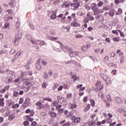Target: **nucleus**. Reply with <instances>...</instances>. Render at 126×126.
Listing matches in <instances>:
<instances>
[{
  "label": "nucleus",
  "mask_w": 126,
  "mask_h": 126,
  "mask_svg": "<svg viewBox=\"0 0 126 126\" xmlns=\"http://www.w3.org/2000/svg\"><path fill=\"white\" fill-rule=\"evenodd\" d=\"M97 8V6L96 3L93 2L91 4V9H92V10H93L94 9H95Z\"/></svg>",
  "instance_id": "11"
},
{
  "label": "nucleus",
  "mask_w": 126,
  "mask_h": 126,
  "mask_svg": "<svg viewBox=\"0 0 126 126\" xmlns=\"http://www.w3.org/2000/svg\"><path fill=\"white\" fill-rule=\"evenodd\" d=\"M90 102H91L92 107H95V100H94V99H91Z\"/></svg>",
  "instance_id": "26"
},
{
  "label": "nucleus",
  "mask_w": 126,
  "mask_h": 126,
  "mask_svg": "<svg viewBox=\"0 0 126 126\" xmlns=\"http://www.w3.org/2000/svg\"><path fill=\"white\" fill-rule=\"evenodd\" d=\"M42 87H43V88H47V84H46V83H43L42 84Z\"/></svg>",
  "instance_id": "57"
},
{
  "label": "nucleus",
  "mask_w": 126,
  "mask_h": 126,
  "mask_svg": "<svg viewBox=\"0 0 126 126\" xmlns=\"http://www.w3.org/2000/svg\"><path fill=\"white\" fill-rule=\"evenodd\" d=\"M23 102H24V99L23 98V97H21L19 99V103L22 104Z\"/></svg>",
  "instance_id": "42"
},
{
  "label": "nucleus",
  "mask_w": 126,
  "mask_h": 126,
  "mask_svg": "<svg viewBox=\"0 0 126 126\" xmlns=\"http://www.w3.org/2000/svg\"><path fill=\"white\" fill-rule=\"evenodd\" d=\"M43 76L45 79H47L48 77V73H45Z\"/></svg>",
  "instance_id": "62"
},
{
  "label": "nucleus",
  "mask_w": 126,
  "mask_h": 126,
  "mask_svg": "<svg viewBox=\"0 0 126 126\" xmlns=\"http://www.w3.org/2000/svg\"><path fill=\"white\" fill-rule=\"evenodd\" d=\"M31 102V100L29 97H26L24 103V107H28L29 105H30V103Z\"/></svg>",
  "instance_id": "4"
},
{
  "label": "nucleus",
  "mask_w": 126,
  "mask_h": 126,
  "mask_svg": "<svg viewBox=\"0 0 126 126\" xmlns=\"http://www.w3.org/2000/svg\"><path fill=\"white\" fill-rule=\"evenodd\" d=\"M76 66L77 68L75 67V68H76V70H78V68L81 67V65H80L79 63H77L76 64Z\"/></svg>",
  "instance_id": "47"
},
{
  "label": "nucleus",
  "mask_w": 126,
  "mask_h": 126,
  "mask_svg": "<svg viewBox=\"0 0 126 126\" xmlns=\"http://www.w3.org/2000/svg\"><path fill=\"white\" fill-rule=\"evenodd\" d=\"M117 54H118L119 56L121 57V56H123L124 55V53L121 51V50L119 49L117 51Z\"/></svg>",
  "instance_id": "32"
},
{
  "label": "nucleus",
  "mask_w": 126,
  "mask_h": 126,
  "mask_svg": "<svg viewBox=\"0 0 126 126\" xmlns=\"http://www.w3.org/2000/svg\"><path fill=\"white\" fill-rule=\"evenodd\" d=\"M34 114H35V113H34V110H32L30 112V115L29 116H30V117H33V116H34Z\"/></svg>",
  "instance_id": "46"
},
{
  "label": "nucleus",
  "mask_w": 126,
  "mask_h": 126,
  "mask_svg": "<svg viewBox=\"0 0 126 126\" xmlns=\"http://www.w3.org/2000/svg\"><path fill=\"white\" fill-rule=\"evenodd\" d=\"M36 69L40 70L41 68V64H40V60H39L35 64Z\"/></svg>",
  "instance_id": "13"
},
{
  "label": "nucleus",
  "mask_w": 126,
  "mask_h": 126,
  "mask_svg": "<svg viewBox=\"0 0 126 126\" xmlns=\"http://www.w3.org/2000/svg\"><path fill=\"white\" fill-rule=\"evenodd\" d=\"M114 2L115 4H119L121 3V1H120V0H115V1H114Z\"/></svg>",
  "instance_id": "61"
},
{
  "label": "nucleus",
  "mask_w": 126,
  "mask_h": 126,
  "mask_svg": "<svg viewBox=\"0 0 126 126\" xmlns=\"http://www.w3.org/2000/svg\"><path fill=\"white\" fill-rule=\"evenodd\" d=\"M68 114H69L68 115V116H67V117H72V115H73V112H70L69 113V112H68V111L67 110H65L64 114L65 115H67Z\"/></svg>",
  "instance_id": "19"
},
{
  "label": "nucleus",
  "mask_w": 126,
  "mask_h": 126,
  "mask_svg": "<svg viewBox=\"0 0 126 126\" xmlns=\"http://www.w3.org/2000/svg\"><path fill=\"white\" fill-rule=\"evenodd\" d=\"M105 81L107 83V84H111L112 81H111V78L110 77H107L105 80Z\"/></svg>",
  "instance_id": "21"
},
{
  "label": "nucleus",
  "mask_w": 126,
  "mask_h": 126,
  "mask_svg": "<svg viewBox=\"0 0 126 126\" xmlns=\"http://www.w3.org/2000/svg\"><path fill=\"white\" fill-rule=\"evenodd\" d=\"M87 100H88V97L87 96H85L83 99V102H84V103H87Z\"/></svg>",
  "instance_id": "44"
},
{
  "label": "nucleus",
  "mask_w": 126,
  "mask_h": 126,
  "mask_svg": "<svg viewBox=\"0 0 126 126\" xmlns=\"http://www.w3.org/2000/svg\"><path fill=\"white\" fill-rule=\"evenodd\" d=\"M48 115H49L51 118H57V113H56V112L50 111L48 112Z\"/></svg>",
  "instance_id": "9"
},
{
  "label": "nucleus",
  "mask_w": 126,
  "mask_h": 126,
  "mask_svg": "<svg viewBox=\"0 0 126 126\" xmlns=\"http://www.w3.org/2000/svg\"><path fill=\"white\" fill-rule=\"evenodd\" d=\"M20 81V78H18L17 79H15L14 82L15 83H17Z\"/></svg>",
  "instance_id": "58"
},
{
  "label": "nucleus",
  "mask_w": 126,
  "mask_h": 126,
  "mask_svg": "<svg viewBox=\"0 0 126 126\" xmlns=\"http://www.w3.org/2000/svg\"><path fill=\"white\" fill-rule=\"evenodd\" d=\"M81 49L83 52H86V50H87V47H85V46H83L81 47Z\"/></svg>",
  "instance_id": "40"
},
{
  "label": "nucleus",
  "mask_w": 126,
  "mask_h": 126,
  "mask_svg": "<svg viewBox=\"0 0 126 126\" xmlns=\"http://www.w3.org/2000/svg\"><path fill=\"white\" fill-rule=\"evenodd\" d=\"M82 86H83V85H82V84L78 85L76 86V89H80V88H81V87H82Z\"/></svg>",
  "instance_id": "56"
},
{
  "label": "nucleus",
  "mask_w": 126,
  "mask_h": 126,
  "mask_svg": "<svg viewBox=\"0 0 126 126\" xmlns=\"http://www.w3.org/2000/svg\"><path fill=\"white\" fill-rule=\"evenodd\" d=\"M59 84L55 83L54 84V88H55V89L58 88V87H59Z\"/></svg>",
  "instance_id": "63"
},
{
  "label": "nucleus",
  "mask_w": 126,
  "mask_h": 126,
  "mask_svg": "<svg viewBox=\"0 0 126 126\" xmlns=\"http://www.w3.org/2000/svg\"><path fill=\"white\" fill-rule=\"evenodd\" d=\"M96 5L98 7H101L104 5V2L102 1H100Z\"/></svg>",
  "instance_id": "24"
},
{
  "label": "nucleus",
  "mask_w": 126,
  "mask_h": 126,
  "mask_svg": "<svg viewBox=\"0 0 126 126\" xmlns=\"http://www.w3.org/2000/svg\"><path fill=\"white\" fill-rule=\"evenodd\" d=\"M115 101H116V103H117L118 104H121V103L122 102V99L119 97H116Z\"/></svg>",
  "instance_id": "20"
},
{
  "label": "nucleus",
  "mask_w": 126,
  "mask_h": 126,
  "mask_svg": "<svg viewBox=\"0 0 126 126\" xmlns=\"http://www.w3.org/2000/svg\"><path fill=\"white\" fill-rule=\"evenodd\" d=\"M50 40H51V41H56L58 40V37H50Z\"/></svg>",
  "instance_id": "54"
},
{
  "label": "nucleus",
  "mask_w": 126,
  "mask_h": 126,
  "mask_svg": "<svg viewBox=\"0 0 126 126\" xmlns=\"http://www.w3.org/2000/svg\"><path fill=\"white\" fill-rule=\"evenodd\" d=\"M116 124H117V123H116V122H113V123H110L109 126H116Z\"/></svg>",
  "instance_id": "64"
},
{
  "label": "nucleus",
  "mask_w": 126,
  "mask_h": 126,
  "mask_svg": "<svg viewBox=\"0 0 126 126\" xmlns=\"http://www.w3.org/2000/svg\"><path fill=\"white\" fill-rule=\"evenodd\" d=\"M95 17V19H101L103 17V15L101 14L96 15Z\"/></svg>",
  "instance_id": "33"
},
{
  "label": "nucleus",
  "mask_w": 126,
  "mask_h": 126,
  "mask_svg": "<svg viewBox=\"0 0 126 126\" xmlns=\"http://www.w3.org/2000/svg\"><path fill=\"white\" fill-rule=\"evenodd\" d=\"M118 32H119L120 34L121 37H125V34H124V32H123L121 31L120 30H118Z\"/></svg>",
  "instance_id": "45"
},
{
  "label": "nucleus",
  "mask_w": 126,
  "mask_h": 126,
  "mask_svg": "<svg viewBox=\"0 0 126 126\" xmlns=\"http://www.w3.org/2000/svg\"><path fill=\"white\" fill-rule=\"evenodd\" d=\"M80 122V118L77 117L74 119V123H79Z\"/></svg>",
  "instance_id": "43"
},
{
  "label": "nucleus",
  "mask_w": 126,
  "mask_h": 126,
  "mask_svg": "<svg viewBox=\"0 0 126 126\" xmlns=\"http://www.w3.org/2000/svg\"><path fill=\"white\" fill-rule=\"evenodd\" d=\"M79 5H80L79 2H76L75 3H70V6L73 10H76V9H78Z\"/></svg>",
  "instance_id": "2"
},
{
  "label": "nucleus",
  "mask_w": 126,
  "mask_h": 126,
  "mask_svg": "<svg viewBox=\"0 0 126 126\" xmlns=\"http://www.w3.org/2000/svg\"><path fill=\"white\" fill-rule=\"evenodd\" d=\"M22 54V51L20 50L18 52H17L16 56H20V55H21Z\"/></svg>",
  "instance_id": "50"
},
{
  "label": "nucleus",
  "mask_w": 126,
  "mask_h": 126,
  "mask_svg": "<svg viewBox=\"0 0 126 126\" xmlns=\"http://www.w3.org/2000/svg\"><path fill=\"white\" fill-rule=\"evenodd\" d=\"M72 94L70 93L67 94V95H66L67 99H70L71 98H72Z\"/></svg>",
  "instance_id": "29"
},
{
  "label": "nucleus",
  "mask_w": 126,
  "mask_h": 126,
  "mask_svg": "<svg viewBox=\"0 0 126 126\" xmlns=\"http://www.w3.org/2000/svg\"><path fill=\"white\" fill-rule=\"evenodd\" d=\"M122 13H123V9H122L121 8H119L116 13V15H120V14H122Z\"/></svg>",
  "instance_id": "23"
},
{
  "label": "nucleus",
  "mask_w": 126,
  "mask_h": 126,
  "mask_svg": "<svg viewBox=\"0 0 126 126\" xmlns=\"http://www.w3.org/2000/svg\"><path fill=\"white\" fill-rule=\"evenodd\" d=\"M13 19V17L10 16V17H8L7 18H5V21H8V20H9V19Z\"/></svg>",
  "instance_id": "49"
},
{
  "label": "nucleus",
  "mask_w": 126,
  "mask_h": 126,
  "mask_svg": "<svg viewBox=\"0 0 126 126\" xmlns=\"http://www.w3.org/2000/svg\"><path fill=\"white\" fill-rule=\"evenodd\" d=\"M57 13H56V14H52L51 16V18L52 19H56L57 18Z\"/></svg>",
  "instance_id": "34"
},
{
  "label": "nucleus",
  "mask_w": 126,
  "mask_h": 126,
  "mask_svg": "<svg viewBox=\"0 0 126 126\" xmlns=\"http://www.w3.org/2000/svg\"><path fill=\"white\" fill-rule=\"evenodd\" d=\"M118 31L117 30H113L112 31V33L113 34H115V35H116V36H118L119 35V32H118Z\"/></svg>",
  "instance_id": "41"
},
{
  "label": "nucleus",
  "mask_w": 126,
  "mask_h": 126,
  "mask_svg": "<svg viewBox=\"0 0 126 126\" xmlns=\"http://www.w3.org/2000/svg\"><path fill=\"white\" fill-rule=\"evenodd\" d=\"M40 115L43 117H45V116H47V113H46L45 112H41Z\"/></svg>",
  "instance_id": "52"
},
{
  "label": "nucleus",
  "mask_w": 126,
  "mask_h": 126,
  "mask_svg": "<svg viewBox=\"0 0 126 126\" xmlns=\"http://www.w3.org/2000/svg\"><path fill=\"white\" fill-rule=\"evenodd\" d=\"M13 119H15V116H14V114H10L9 116V118H8L9 121H12Z\"/></svg>",
  "instance_id": "22"
},
{
  "label": "nucleus",
  "mask_w": 126,
  "mask_h": 126,
  "mask_svg": "<svg viewBox=\"0 0 126 126\" xmlns=\"http://www.w3.org/2000/svg\"><path fill=\"white\" fill-rule=\"evenodd\" d=\"M87 17L90 19L91 21H93L95 19L94 17L92 16L90 13H88L87 14Z\"/></svg>",
  "instance_id": "14"
},
{
  "label": "nucleus",
  "mask_w": 126,
  "mask_h": 126,
  "mask_svg": "<svg viewBox=\"0 0 126 126\" xmlns=\"http://www.w3.org/2000/svg\"><path fill=\"white\" fill-rule=\"evenodd\" d=\"M95 124V122L94 121H91L89 123V126H94Z\"/></svg>",
  "instance_id": "53"
},
{
  "label": "nucleus",
  "mask_w": 126,
  "mask_h": 126,
  "mask_svg": "<svg viewBox=\"0 0 126 126\" xmlns=\"http://www.w3.org/2000/svg\"><path fill=\"white\" fill-rule=\"evenodd\" d=\"M35 105L38 107L39 110H41V109L44 108V105H43L40 101L36 102Z\"/></svg>",
  "instance_id": "8"
},
{
  "label": "nucleus",
  "mask_w": 126,
  "mask_h": 126,
  "mask_svg": "<svg viewBox=\"0 0 126 126\" xmlns=\"http://www.w3.org/2000/svg\"><path fill=\"white\" fill-rule=\"evenodd\" d=\"M84 7L87 10V11H89V10L91 9V6H90L89 4H85Z\"/></svg>",
  "instance_id": "18"
},
{
  "label": "nucleus",
  "mask_w": 126,
  "mask_h": 126,
  "mask_svg": "<svg viewBox=\"0 0 126 126\" xmlns=\"http://www.w3.org/2000/svg\"><path fill=\"white\" fill-rule=\"evenodd\" d=\"M110 57L111 58H115L116 57V53L115 52H112L110 54Z\"/></svg>",
  "instance_id": "51"
},
{
  "label": "nucleus",
  "mask_w": 126,
  "mask_h": 126,
  "mask_svg": "<svg viewBox=\"0 0 126 126\" xmlns=\"http://www.w3.org/2000/svg\"><path fill=\"white\" fill-rule=\"evenodd\" d=\"M93 10V12L94 13V15H97L100 13V10L99 8H96L95 9H94Z\"/></svg>",
  "instance_id": "10"
},
{
  "label": "nucleus",
  "mask_w": 126,
  "mask_h": 126,
  "mask_svg": "<svg viewBox=\"0 0 126 126\" xmlns=\"http://www.w3.org/2000/svg\"><path fill=\"white\" fill-rule=\"evenodd\" d=\"M70 6V3L68 1H64L62 5L63 8H67Z\"/></svg>",
  "instance_id": "5"
},
{
  "label": "nucleus",
  "mask_w": 126,
  "mask_h": 126,
  "mask_svg": "<svg viewBox=\"0 0 126 126\" xmlns=\"http://www.w3.org/2000/svg\"><path fill=\"white\" fill-rule=\"evenodd\" d=\"M71 26L72 27H80V24L77 23L76 21H73L71 24Z\"/></svg>",
  "instance_id": "7"
},
{
  "label": "nucleus",
  "mask_w": 126,
  "mask_h": 126,
  "mask_svg": "<svg viewBox=\"0 0 126 126\" xmlns=\"http://www.w3.org/2000/svg\"><path fill=\"white\" fill-rule=\"evenodd\" d=\"M95 88L94 89L95 92H99L101 90L104 89V84H102L100 81H97L95 84Z\"/></svg>",
  "instance_id": "1"
},
{
  "label": "nucleus",
  "mask_w": 126,
  "mask_h": 126,
  "mask_svg": "<svg viewBox=\"0 0 126 126\" xmlns=\"http://www.w3.org/2000/svg\"><path fill=\"white\" fill-rule=\"evenodd\" d=\"M91 107V105H90V104H87V106L84 109V112H88V111L90 110Z\"/></svg>",
  "instance_id": "16"
},
{
  "label": "nucleus",
  "mask_w": 126,
  "mask_h": 126,
  "mask_svg": "<svg viewBox=\"0 0 126 126\" xmlns=\"http://www.w3.org/2000/svg\"><path fill=\"white\" fill-rule=\"evenodd\" d=\"M88 22H89V20H88V19H87V18H86L85 19H84L83 20V23L87 24V23H88Z\"/></svg>",
  "instance_id": "48"
},
{
  "label": "nucleus",
  "mask_w": 126,
  "mask_h": 126,
  "mask_svg": "<svg viewBox=\"0 0 126 126\" xmlns=\"http://www.w3.org/2000/svg\"><path fill=\"white\" fill-rule=\"evenodd\" d=\"M68 51L69 52V55L71 58H73V54L75 56H79V53L78 52L76 51H72V50L71 48H68Z\"/></svg>",
  "instance_id": "3"
},
{
  "label": "nucleus",
  "mask_w": 126,
  "mask_h": 126,
  "mask_svg": "<svg viewBox=\"0 0 126 126\" xmlns=\"http://www.w3.org/2000/svg\"><path fill=\"white\" fill-rule=\"evenodd\" d=\"M115 10L114 9H111L109 11V16H110L111 17H113V16H114L115 15Z\"/></svg>",
  "instance_id": "12"
},
{
  "label": "nucleus",
  "mask_w": 126,
  "mask_h": 126,
  "mask_svg": "<svg viewBox=\"0 0 126 126\" xmlns=\"http://www.w3.org/2000/svg\"><path fill=\"white\" fill-rule=\"evenodd\" d=\"M113 40L114 41V42H119L120 41V37H115L113 38Z\"/></svg>",
  "instance_id": "37"
},
{
  "label": "nucleus",
  "mask_w": 126,
  "mask_h": 126,
  "mask_svg": "<svg viewBox=\"0 0 126 126\" xmlns=\"http://www.w3.org/2000/svg\"><path fill=\"white\" fill-rule=\"evenodd\" d=\"M69 105L70 109H75L77 107V105L75 103H69Z\"/></svg>",
  "instance_id": "17"
},
{
  "label": "nucleus",
  "mask_w": 126,
  "mask_h": 126,
  "mask_svg": "<svg viewBox=\"0 0 126 126\" xmlns=\"http://www.w3.org/2000/svg\"><path fill=\"white\" fill-rule=\"evenodd\" d=\"M10 25L9 23H6L5 24V27L3 28H7V27H9Z\"/></svg>",
  "instance_id": "60"
},
{
  "label": "nucleus",
  "mask_w": 126,
  "mask_h": 126,
  "mask_svg": "<svg viewBox=\"0 0 126 126\" xmlns=\"http://www.w3.org/2000/svg\"><path fill=\"white\" fill-rule=\"evenodd\" d=\"M19 107V104L17 103V104L13 105L12 106V108H13V109H16V108H18Z\"/></svg>",
  "instance_id": "39"
},
{
  "label": "nucleus",
  "mask_w": 126,
  "mask_h": 126,
  "mask_svg": "<svg viewBox=\"0 0 126 126\" xmlns=\"http://www.w3.org/2000/svg\"><path fill=\"white\" fill-rule=\"evenodd\" d=\"M100 75L101 78H102V79H103L104 80H105V79L106 78V77H107V75L104 74L103 73H100Z\"/></svg>",
  "instance_id": "31"
},
{
  "label": "nucleus",
  "mask_w": 126,
  "mask_h": 126,
  "mask_svg": "<svg viewBox=\"0 0 126 126\" xmlns=\"http://www.w3.org/2000/svg\"><path fill=\"white\" fill-rule=\"evenodd\" d=\"M62 107H63V106L62 105L58 104V105H56V110H57V111H59L60 110H61V109H62Z\"/></svg>",
  "instance_id": "30"
},
{
  "label": "nucleus",
  "mask_w": 126,
  "mask_h": 126,
  "mask_svg": "<svg viewBox=\"0 0 126 126\" xmlns=\"http://www.w3.org/2000/svg\"><path fill=\"white\" fill-rule=\"evenodd\" d=\"M106 123H107V124H111L112 123V122H113V120L111 118H107L106 120Z\"/></svg>",
  "instance_id": "36"
},
{
  "label": "nucleus",
  "mask_w": 126,
  "mask_h": 126,
  "mask_svg": "<svg viewBox=\"0 0 126 126\" xmlns=\"http://www.w3.org/2000/svg\"><path fill=\"white\" fill-rule=\"evenodd\" d=\"M76 18V14L73 13L71 14V16H68L67 17V20H68V21H71V20H72V19H75Z\"/></svg>",
  "instance_id": "6"
},
{
  "label": "nucleus",
  "mask_w": 126,
  "mask_h": 126,
  "mask_svg": "<svg viewBox=\"0 0 126 126\" xmlns=\"http://www.w3.org/2000/svg\"><path fill=\"white\" fill-rule=\"evenodd\" d=\"M19 95V93L16 91H14L13 96L14 97H17Z\"/></svg>",
  "instance_id": "35"
},
{
  "label": "nucleus",
  "mask_w": 126,
  "mask_h": 126,
  "mask_svg": "<svg viewBox=\"0 0 126 126\" xmlns=\"http://www.w3.org/2000/svg\"><path fill=\"white\" fill-rule=\"evenodd\" d=\"M106 98L108 102H112V98H111V95L110 94L106 95Z\"/></svg>",
  "instance_id": "27"
},
{
  "label": "nucleus",
  "mask_w": 126,
  "mask_h": 126,
  "mask_svg": "<svg viewBox=\"0 0 126 126\" xmlns=\"http://www.w3.org/2000/svg\"><path fill=\"white\" fill-rule=\"evenodd\" d=\"M43 101H48V102H52V101L53 100H52V98L50 97H45L43 98Z\"/></svg>",
  "instance_id": "28"
},
{
  "label": "nucleus",
  "mask_w": 126,
  "mask_h": 126,
  "mask_svg": "<svg viewBox=\"0 0 126 126\" xmlns=\"http://www.w3.org/2000/svg\"><path fill=\"white\" fill-rule=\"evenodd\" d=\"M24 126H28V125H29V122L28 121H25L24 123Z\"/></svg>",
  "instance_id": "59"
},
{
  "label": "nucleus",
  "mask_w": 126,
  "mask_h": 126,
  "mask_svg": "<svg viewBox=\"0 0 126 126\" xmlns=\"http://www.w3.org/2000/svg\"><path fill=\"white\" fill-rule=\"evenodd\" d=\"M75 37L76 38H83V36L81 34H76Z\"/></svg>",
  "instance_id": "55"
},
{
  "label": "nucleus",
  "mask_w": 126,
  "mask_h": 126,
  "mask_svg": "<svg viewBox=\"0 0 126 126\" xmlns=\"http://www.w3.org/2000/svg\"><path fill=\"white\" fill-rule=\"evenodd\" d=\"M103 10H104L105 11H108V10H110V6L106 5V6H104L103 8Z\"/></svg>",
  "instance_id": "25"
},
{
  "label": "nucleus",
  "mask_w": 126,
  "mask_h": 126,
  "mask_svg": "<svg viewBox=\"0 0 126 126\" xmlns=\"http://www.w3.org/2000/svg\"><path fill=\"white\" fill-rule=\"evenodd\" d=\"M31 42L32 44H34L35 45H40L41 44V41L40 40H31Z\"/></svg>",
  "instance_id": "15"
},
{
  "label": "nucleus",
  "mask_w": 126,
  "mask_h": 126,
  "mask_svg": "<svg viewBox=\"0 0 126 126\" xmlns=\"http://www.w3.org/2000/svg\"><path fill=\"white\" fill-rule=\"evenodd\" d=\"M27 119L29 121H30L31 122H32L33 121V118H30V116H29V115H28L27 116Z\"/></svg>",
  "instance_id": "38"
}]
</instances>
